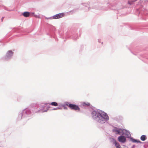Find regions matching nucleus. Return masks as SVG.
<instances>
[{
  "instance_id": "1",
  "label": "nucleus",
  "mask_w": 148,
  "mask_h": 148,
  "mask_svg": "<svg viewBox=\"0 0 148 148\" xmlns=\"http://www.w3.org/2000/svg\"><path fill=\"white\" fill-rule=\"evenodd\" d=\"M92 116L94 118H98V122L101 123H104L106 120L109 119L108 115L103 112L99 113L94 111L92 112Z\"/></svg>"
},
{
  "instance_id": "2",
  "label": "nucleus",
  "mask_w": 148,
  "mask_h": 148,
  "mask_svg": "<svg viewBox=\"0 0 148 148\" xmlns=\"http://www.w3.org/2000/svg\"><path fill=\"white\" fill-rule=\"evenodd\" d=\"M66 105L71 109L74 110H78L79 111L80 110V108L79 107L75 104H71L67 103Z\"/></svg>"
},
{
  "instance_id": "3",
  "label": "nucleus",
  "mask_w": 148,
  "mask_h": 148,
  "mask_svg": "<svg viewBox=\"0 0 148 148\" xmlns=\"http://www.w3.org/2000/svg\"><path fill=\"white\" fill-rule=\"evenodd\" d=\"M64 16V13H62L56 14L54 15L53 17V19H57L59 18L63 17Z\"/></svg>"
},
{
  "instance_id": "4",
  "label": "nucleus",
  "mask_w": 148,
  "mask_h": 148,
  "mask_svg": "<svg viewBox=\"0 0 148 148\" xmlns=\"http://www.w3.org/2000/svg\"><path fill=\"white\" fill-rule=\"evenodd\" d=\"M118 139L119 142L122 143H124L126 141V137L123 136H121L119 137Z\"/></svg>"
},
{
  "instance_id": "5",
  "label": "nucleus",
  "mask_w": 148,
  "mask_h": 148,
  "mask_svg": "<svg viewBox=\"0 0 148 148\" xmlns=\"http://www.w3.org/2000/svg\"><path fill=\"white\" fill-rule=\"evenodd\" d=\"M113 143L115 145L116 148H120L121 146L119 143L117 142L115 140L113 141Z\"/></svg>"
},
{
  "instance_id": "6",
  "label": "nucleus",
  "mask_w": 148,
  "mask_h": 148,
  "mask_svg": "<svg viewBox=\"0 0 148 148\" xmlns=\"http://www.w3.org/2000/svg\"><path fill=\"white\" fill-rule=\"evenodd\" d=\"M23 16L25 17H28L30 15V13L28 12H25L23 14Z\"/></svg>"
},
{
  "instance_id": "7",
  "label": "nucleus",
  "mask_w": 148,
  "mask_h": 148,
  "mask_svg": "<svg viewBox=\"0 0 148 148\" xmlns=\"http://www.w3.org/2000/svg\"><path fill=\"white\" fill-rule=\"evenodd\" d=\"M146 136L145 135H142L140 137L141 140L142 141H144L146 139Z\"/></svg>"
},
{
  "instance_id": "8",
  "label": "nucleus",
  "mask_w": 148,
  "mask_h": 148,
  "mask_svg": "<svg viewBox=\"0 0 148 148\" xmlns=\"http://www.w3.org/2000/svg\"><path fill=\"white\" fill-rule=\"evenodd\" d=\"M132 142L134 143H141V142L139 140H136L134 139H132Z\"/></svg>"
},
{
  "instance_id": "9",
  "label": "nucleus",
  "mask_w": 148,
  "mask_h": 148,
  "mask_svg": "<svg viewBox=\"0 0 148 148\" xmlns=\"http://www.w3.org/2000/svg\"><path fill=\"white\" fill-rule=\"evenodd\" d=\"M82 105L84 106H90V103L88 102H84L82 104Z\"/></svg>"
},
{
  "instance_id": "10",
  "label": "nucleus",
  "mask_w": 148,
  "mask_h": 148,
  "mask_svg": "<svg viewBox=\"0 0 148 148\" xmlns=\"http://www.w3.org/2000/svg\"><path fill=\"white\" fill-rule=\"evenodd\" d=\"M50 104H51V105H52L53 106H58V105L57 103H56V102H52Z\"/></svg>"
},
{
  "instance_id": "11",
  "label": "nucleus",
  "mask_w": 148,
  "mask_h": 148,
  "mask_svg": "<svg viewBox=\"0 0 148 148\" xmlns=\"http://www.w3.org/2000/svg\"><path fill=\"white\" fill-rule=\"evenodd\" d=\"M136 1H137V0H133L132 1V2H130V1H129L128 3L129 4H131L133 2Z\"/></svg>"
},
{
  "instance_id": "12",
  "label": "nucleus",
  "mask_w": 148,
  "mask_h": 148,
  "mask_svg": "<svg viewBox=\"0 0 148 148\" xmlns=\"http://www.w3.org/2000/svg\"><path fill=\"white\" fill-rule=\"evenodd\" d=\"M115 131L118 134H120V132L119 130H116Z\"/></svg>"
},
{
  "instance_id": "13",
  "label": "nucleus",
  "mask_w": 148,
  "mask_h": 148,
  "mask_svg": "<svg viewBox=\"0 0 148 148\" xmlns=\"http://www.w3.org/2000/svg\"><path fill=\"white\" fill-rule=\"evenodd\" d=\"M8 53L9 54H12L13 53V52L11 51H9L8 52Z\"/></svg>"
},
{
  "instance_id": "14",
  "label": "nucleus",
  "mask_w": 148,
  "mask_h": 148,
  "mask_svg": "<svg viewBox=\"0 0 148 148\" xmlns=\"http://www.w3.org/2000/svg\"><path fill=\"white\" fill-rule=\"evenodd\" d=\"M3 18H4V17H2L1 19V21L2 22L3 21Z\"/></svg>"
},
{
  "instance_id": "15",
  "label": "nucleus",
  "mask_w": 148,
  "mask_h": 148,
  "mask_svg": "<svg viewBox=\"0 0 148 148\" xmlns=\"http://www.w3.org/2000/svg\"><path fill=\"white\" fill-rule=\"evenodd\" d=\"M59 109V108H55L54 109V110H57V109Z\"/></svg>"
},
{
  "instance_id": "16",
  "label": "nucleus",
  "mask_w": 148,
  "mask_h": 148,
  "mask_svg": "<svg viewBox=\"0 0 148 148\" xmlns=\"http://www.w3.org/2000/svg\"><path fill=\"white\" fill-rule=\"evenodd\" d=\"M36 17L38 18H40V17H39V16H38Z\"/></svg>"
}]
</instances>
